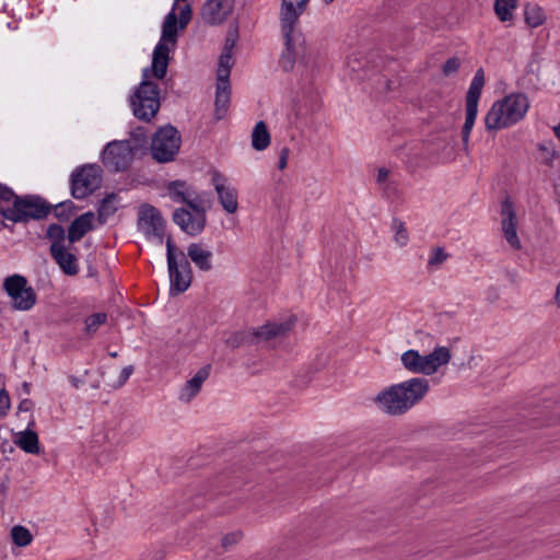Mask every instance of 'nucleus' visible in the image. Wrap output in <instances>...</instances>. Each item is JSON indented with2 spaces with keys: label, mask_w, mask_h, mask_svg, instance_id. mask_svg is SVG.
Here are the masks:
<instances>
[{
  "label": "nucleus",
  "mask_w": 560,
  "mask_h": 560,
  "mask_svg": "<svg viewBox=\"0 0 560 560\" xmlns=\"http://www.w3.org/2000/svg\"><path fill=\"white\" fill-rule=\"evenodd\" d=\"M190 210L177 209L173 213L174 222L185 233L196 236L200 234L206 225L207 215L202 202H198L197 206H189Z\"/></svg>",
  "instance_id": "ddd939ff"
},
{
  "label": "nucleus",
  "mask_w": 560,
  "mask_h": 560,
  "mask_svg": "<svg viewBox=\"0 0 560 560\" xmlns=\"http://www.w3.org/2000/svg\"><path fill=\"white\" fill-rule=\"evenodd\" d=\"M485 85V73L478 69L466 94V117L463 126V143L466 147L478 114V103Z\"/></svg>",
  "instance_id": "9b49d317"
},
{
  "label": "nucleus",
  "mask_w": 560,
  "mask_h": 560,
  "mask_svg": "<svg viewBox=\"0 0 560 560\" xmlns=\"http://www.w3.org/2000/svg\"><path fill=\"white\" fill-rule=\"evenodd\" d=\"M187 0H175L162 25V35L153 51V70L158 78H164L167 71L170 52L177 44L178 31H183L191 20L189 4L180 7Z\"/></svg>",
  "instance_id": "f03ea898"
},
{
  "label": "nucleus",
  "mask_w": 560,
  "mask_h": 560,
  "mask_svg": "<svg viewBox=\"0 0 560 560\" xmlns=\"http://www.w3.org/2000/svg\"><path fill=\"white\" fill-rule=\"evenodd\" d=\"M151 72L154 73L153 67L143 70V80L130 100L133 115L145 121L153 118L160 108L159 88L149 81Z\"/></svg>",
  "instance_id": "423d86ee"
},
{
  "label": "nucleus",
  "mask_w": 560,
  "mask_h": 560,
  "mask_svg": "<svg viewBox=\"0 0 560 560\" xmlns=\"http://www.w3.org/2000/svg\"><path fill=\"white\" fill-rule=\"evenodd\" d=\"M47 237L51 241V244L65 245L66 235L65 230L59 224H50L47 229Z\"/></svg>",
  "instance_id": "f704fd0d"
},
{
  "label": "nucleus",
  "mask_w": 560,
  "mask_h": 560,
  "mask_svg": "<svg viewBox=\"0 0 560 560\" xmlns=\"http://www.w3.org/2000/svg\"><path fill=\"white\" fill-rule=\"evenodd\" d=\"M392 230L394 232V242L399 247H405L409 242V233L402 221L394 219L392 222Z\"/></svg>",
  "instance_id": "2f4dec72"
},
{
  "label": "nucleus",
  "mask_w": 560,
  "mask_h": 560,
  "mask_svg": "<svg viewBox=\"0 0 560 560\" xmlns=\"http://www.w3.org/2000/svg\"><path fill=\"white\" fill-rule=\"evenodd\" d=\"M166 256L171 283L170 293L176 295L185 292L191 283V268L185 253L177 249L171 237L166 240Z\"/></svg>",
  "instance_id": "0eeeda50"
},
{
  "label": "nucleus",
  "mask_w": 560,
  "mask_h": 560,
  "mask_svg": "<svg viewBox=\"0 0 560 560\" xmlns=\"http://www.w3.org/2000/svg\"><path fill=\"white\" fill-rule=\"evenodd\" d=\"M230 103L229 80H218L215 93V115L221 119L228 109Z\"/></svg>",
  "instance_id": "a878e982"
},
{
  "label": "nucleus",
  "mask_w": 560,
  "mask_h": 560,
  "mask_svg": "<svg viewBox=\"0 0 560 560\" xmlns=\"http://www.w3.org/2000/svg\"><path fill=\"white\" fill-rule=\"evenodd\" d=\"M210 365L202 366L182 386L178 393V399L182 402H190L200 393L203 383L210 375Z\"/></svg>",
  "instance_id": "a211bd4d"
},
{
  "label": "nucleus",
  "mask_w": 560,
  "mask_h": 560,
  "mask_svg": "<svg viewBox=\"0 0 560 560\" xmlns=\"http://www.w3.org/2000/svg\"><path fill=\"white\" fill-rule=\"evenodd\" d=\"M14 443L25 453L39 454L38 435L32 430L18 432L14 436Z\"/></svg>",
  "instance_id": "393cba45"
},
{
  "label": "nucleus",
  "mask_w": 560,
  "mask_h": 560,
  "mask_svg": "<svg viewBox=\"0 0 560 560\" xmlns=\"http://www.w3.org/2000/svg\"><path fill=\"white\" fill-rule=\"evenodd\" d=\"M10 408L9 394L2 389L0 390V416H4Z\"/></svg>",
  "instance_id": "4c0bfd02"
},
{
  "label": "nucleus",
  "mask_w": 560,
  "mask_h": 560,
  "mask_svg": "<svg viewBox=\"0 0 560 560\" xmlns=\"http://www.w3.org/2000/svg\"><path fill=\"white\" fill-rule=\"evenodd\" d=\"M295 317L290 316L285 320L282 322H272L267 323L264 326H260L255 331V336L260 339L269 340L271 338L281 337L287 335L295 325Z\"/></svg>",
  "instance_id": "412c9836"
},
{
  "label": "nucleus",
  "mask_w": 560,
  "mask_h": 560,
  "mask_svg": "<svg viewBox=\"0 0 560 560\" xmlns=\"http://www.w3.org/2000/svg\"><path fill=\"white\" fill-rule=\"evenodd\" d=\"M187 256L202 271H209L212 268V252L201 243H191L187 247Z\"/></svg>",
  "instance_id": "4be33fe9"
},
{
  "label": "nucleus",
  "mask_w": 560,
  "mask_h": 560,
  "mask_svg": "<svg viewBox=\"0 0 560 560\" xmlns=\"http://www.w3.org/2000/svg\"><path fill=\"white\" fill-rule=\"evenodd\" d=\"M133 159L132 149L127 141H113L103 151V164L110 172L126 170Z\"/></svg>",
  "instance_id": "4468645a"
},
{
  "label": "nucleus",
  "mask_w": 560,
  "mask_h": 560,
  "mask_svg": "<svg viewBox=\"0 0 560 560\" xmlns=\"http://www.w3.org/2000/svg\"><path fill=\"white\" fill-rule=\"evenodd\" d=\"M524 19L526 24L532 28L542 25L546 21L544 10L539 5L532 3H527L525 5Z\"/></svg>",
  "instance_id": "c85d7f7f"
},
{
  "label": "nucleus",
  "mask_w": 560,
  "mask_h": 560,
  "mask_svg": "<svg viewBox=\"0 0 560 560\" xmlns=\"http://www.w3.org/2000/svg\"><path fill=\"white\" fill-rule=\"evenodd\" d=\"M231 68H232L231 48L225 47L219 58L218 80H229Z\"/></svg>",
  "instance_id": "7c9ffc66"
},
{
  "label": "nucleus",
  "mask_w": 560,
  "mask_h": 560,
  "mask_svg": "<svg viewBox=\"0 0 560 560\" xmlns=\"http://www.w3.org/2000/svg\"><path fill=\"white\" fill-rule=\"evenodd\" d=\"M30 387H31V385H30L28 383H26V382H25V383L23 384V388L25 389V392H26V393H28V392H30Z\"/></svg>",
  "instance_id": "a18cd8bd"
},
{
  "label": "nucleus",
  "mask_w": 560,
  "mask_h": 560,
  "mask_svg": "<svg viewBox=\"0 0 560 560\" xmlns=\"http://www.w3.org/2000/svg\"><path fill=\"white\" fill-rule=\"evenodd\" d=\"M452 360L451 349L444 346L435 347L432 352L421 354L418 350L409 349L401 353L400 362L409 373L430 376Z\"/></svg>",
  "instance_id": "39448f33"
},
{
  "label": "nucleus",
  "mask_w": 560,
  "mask_h": 560,
  "mask_svg": "<svg viewBox=\"0 0 560 560\" xmlns=\"http://www.w3.org/2000/svg\"><path fill=\"white\" fill-rule=\"evenodd\" d=\"M16 196L13 190L5 186H0V199L4 201L15 200Z\"/></svg>",
  "instance_id": "79ce46f5"
},
{
  "label": "nucleus",
  "mask_w": 560,
  "mask_h": 560,
  "mask_svg": "<svg viewBox=\"0 0 560 560\" xmlns=\"http://www.w3.org/2000/svg\"><path fill=\"white\" fill-rule=\"evenodd\" d=\"M211 180L222 208L228 213H235L238 209L236 188L218 171L212 172Z\"/></svg>",
  "instance_id": "2eb2a0df"
},
{
  "label": "nucleus",
  "mask_w": 560,
  "mask_h": 560,
  "mask_svg": "<svg viewBox=\"0 0 560 560\" xmlns=\"http://www.w3.org/2000/svg\"><path fill=\"white\" fill-rule=\"evenodd\" d=\"M167 191L170 197L176 202H183L189 206H197L201 200L198 196L190 190V188L180 180L172 182L167 185Z\"/></svg>",
  "instance_id": "5701e85b"
},
{
  "label": "nucleus",
  "mask_w": 560,
  "mask_h": 560,
  "mask_svg": "<svg viewBox=\"0 0 560 560\" xmlns=\"http://www.w3.org/2000/svg\"><path fill=\"white\" fill-rule=\"evenodd\" d=\"M460 61L458 58H450L443 66V73L450 75L458 70Z\"/></svg>",
  "instance_id": "e433bc0d"
},
{
  "label": "nucleus",
  "mask_w": 560,
  "mask_h": 560,
  "mask_svg": "<svg viewBox=\"0 0 560 560\" xmlns=\"http://www.w3.org/2000/svg\"><path fill=\"white\" fill-rule=\"evenodd\" d=\"M270 144V133L264 121H258L252 132V145L257 151L267 149Z\"/></svg>",
  "instance_id": "cd10ccee"
},
{
  "label": "nucleus",
  "mask_w": 560,
  "mask_h": 560,
  "mask_svg": "<svg viewBox=\"0 0 560 560\" xmlns=\"http://www.w3.org/2000/svg\"><path fill=\"white\" fill-rule=\"evenodd\" d=\"M326 3H330L332 2L334 0H324Z\"/></svg>",
  "instance_id": "de8ad7c7"
},
{
  "label": "nucleus",
  "mask_w": 560,
  "mask_h": 560,
  "mask_svg": "<svg viewBox=\"0 0 560 560\" xmlns=\"http://www.w3.org/2000/svg\"><path fill=\"white\" fill-rule=\"evenodd\" d=\"M50 254L60 269L69 276H74L79 272L77 257L71 253L70 248L66 245H50Z\"/></svg>",
  "instance_id": "6ab92c4d"
},
{
  "label": "nucleus",
  "mask_w": 560,
  "mask_h": 560,
  "mask_svg": "<svg viewBox=\"0 0 560 560\" xmlns=\"http://www.w3.org/2000/svg\"><path fill=\"white\" fill-rule=\"evenodd\" d=\"M235 0H207L201 9V18L209 25L224 22L232 13Z\"/></svg>",
  "instance_id": "dca6fc26"
},
{
  "label": "nucleus",
  "mask_w": 560,
  "mask_h": 560,
  "mask_svg": "<svg viewBox=\"0 0 560 560\" xmlns=\"http://www.w3.org/2000/svg\"><path fill=\"white\" fill-rule=\"evenodd\" d=\"M107 315L105 313H95L85 319V331L88 334L95 332L98 327L105 324Z\"/></svg>",
  "instance_id": "c9c22d12"
},
{
  "label": "nucleus",
  "mask_w": 560,
  "mask_h": 560,
  "mask_svg": "<svg viewBox=\"0 0 560 560\" xmlns=\"http://www.w3.org/2000/svg\"><path fill=\"white\" fill-rule=\"evenodd\" d=\"M3 289L11 299L14 310L28 311L36 303L34 289L27 284L26 278L21 275L7 277L3 281Z\"/></svg>",
  "instance_id": "9d476101"
},
{
  "label": "nucleus",
  "mask_w": 560,
  "mask_h": 560,
  "mask_svg": "<svg viewBox=\"0 0 560 560\" xmlns=\"http://www.w3.org/2000/svg\"><path fill=\"white\" fill-rule=\"evenodd\" d=\"M502 231L508 243L514 248H521V242L516 233V218L513 207L508 201L502 206Z\"/></svg>",
  "instance_id": "aec40b11"
},
{
  "label": "nucleus",
  "mask_w": 560,
  "mask_h": 560,
  "mask_svg": "<svg viewBox=\"0 0 560 560\" xmlns=\"http://www.w3.org/2000/svg\"><path fill=\"white\" fill-rule=\"evenodd\" d=\"M430 390L424 377H411L381 390L374 398L378 410L388 416H402L420 404Z\"/></svg>",
  "instance_id": "f257e3e1"
},
{
  "label": "nucleus",
  "mask_w": 560,
  "mask_h": 560,
  "mask_svg": "<svg viewBox=\"0 0 560 560\" xmlns=\"http://www.w3.org/2000/svg\"><path fill=\"white\" fill-rule=\"evenodd\" d=\"M517 5L518 0H494L493 10L500 22L512 24Z\"/></svg>",
  "instance_id": "bb28decb"
},
{
  "label": "nucleus",
  "mask_w": 560,
  "mask_h": 560,
  "mask_svg": "<svg viewBox=\"0 0 560 560\" xmlns=\"http://www.w3.org/2000/svg\"><path fill=\"white\" fill-rule=\"evenodd\" d=\"M101 180L102 175L98 166H82L71 176V194L75 199H83L98 188Z\"/></svg>",
  "instance_id": "f8f14e48"
},
{
  "label": "nucleus",
  "mask_w": 560,
  "mask_h": 560,
  "mask_svg": "<svg viewBox=\"0 0 560 560\" xmlns=\"http://www.w3.org/2000/svg\"><path fill=\"white\" fill-rule=\"evenodd\" d=\"M13 544L18 547H26L33 541V535L28 528L22 525H15L10 532Z\"/></svg>",
  "instance_id": "c756f323"
},
{
  "label": "nucleus",
  "mask_w": 560,
  "mask_h": 560,
  "mask_svg": "<svg viewBox=\"0 0 560 560\" xmlns=\"http://www.w3.org/2000/svg\"><path fill=\"white\" fill-rule=\"evenodd\" d=\"M290 150L288 148H282L279 154L278 168L284 170L288 165Z\"/></svg>",
  "instance_id": "a19ab883"
},
{
  "label": "nucleus",
  "mask_w": 560,
  "mask_h": 560,
  "mask_svg": "<svg viewBox=\"0 0 560 560\" xmlns=\"http://www.w3.org/2000/svg\"><path fill=\"white\" fill-rule=\"evenodd\" d=\"M132 372H133L132 365L125 366L119 374L118 386H122L128 381V378L130 377Z\"/></svg>",
  "instance_id": "ea45409f"
},
{
  "label": "nucleus",
  "mask_w": 560,
  "mask_h": 560,
  "mask_svg": "<svg viewBox=\"0 0 560 560\" xmlns=\"http://www.w3.org/2000/svg\"><path fill=\"white\" fill-rule=\"evenodd\" d=\"M448 254L442 247L432 248L427 268L429 271H435L446 261Z\"/></svg>",
  "instance_id": "473e14b6"
},
{
  "label": "nucleus",
  "mask_w": 560,
  "mask_h": 560,
  "mask_svg": "<svg viewBox=\"0 0 560 560\" xmlns=\"http://www.w3.org/2000/svg\"><path fill=\"white\" fill-rule=\"evenodd\" d=\"M117 196L112 194L105 197L98 208V217L103 220L114 214L117 210Z\"/></svg>",
  "instance_id": "72a5a7b5"
},
{
  "label": "nucleus",
  "mask_w": 560,
  "mask_h": 560,
  "mask_svg": "<svg viewBox=\"0 0 560 560\" xmlns=\"http://www.w3.org/2000/svg\"><path fill=\"white\" fill-rule=\"evenodd\" d=\"M388 170L385 168V167H382L378 170L377 172V183L382 184V183H385L388 178Z\"/></svg>",
  "instance_id": "37998d69"
},
{
  "label": "nucleus",
  "mask_w": 560,
  "mask_h": 560,
  "mask_svg": "<svg viewBox=\"0 0 560 560\" xmlns=\"http://www.w3.org/2000/svg\"><path fill=\"white\" fill-rule=\"evenodd\" d=\"M308 0H282L280 9V27L284 38L285 50L280 62L284 70L292 68L295 56L303 45L299 19L305 11Z\"/></svg>",
  "instance_id": "7ed1b4c3"
},
{
  "label": "nucleus",
  "mask_w": 560,
  "mask_h": 560,
  "mask_svg": "<svg viewBox=\"0 0 560 560\" xmlns=\"http://www.w3.org/2000/svg\"><path fill=\"white\" fill-rule=\"evenodd\" d=\"M94 213L86 212L78 217L69 226L68 240L70 244L80 241L93 228Z\"/></svg>",
  "instance_id": "b1692460"
},
{
  "label": "nucleus",
  "mask_w": 560,
  "mask_h": 560,
  "mask_svg": "<svg viewBox=\"0 0 560 560\" xmlns=\"http://www.w3.org/2000/svg\"><path fill=\"white\" fill-rule=\"evenodd\" d=\"M242 538V534L241 533H231V534H228L223 537L222 539V545L224 547H228V546H232L234 544H237Z\"/></svg>",
  "instance_id": "58836bf2"
},
{
  "label": "nucleus",
  "mask_w": 560,
  "mask_h": 560,
  "mask_svg": "<svg viewBox=\"0 0 560 560\" xmlns=\"http://www.w3.org/2000/svg\"><path fill=\"white\" fill-rule=\"evenodd\" d=\"M182 143L179 132L173 126L160 128L151 143V152L154 160L161 163L172 161L178 153Z\"/></svg>",
  "instance_id": "1a4fd4ad"
},
{
  "label": "nucleus",
  "mask_w": 560,
  "mask_h": 560,
  "mask_svg": "<svg viewBox=\"0 0 560 560\" xmlns=\"http://www.w3.org/2000/svg\"><path fill=\"white\" fill-rule=\"evenodd\" d=\"M529 109L528 97L523 93H511L495 101L485 117L487 131L510 128L524 119Z\"/></svg>",
  "instance_id": "20e7f679"
},
{
  "label": "nucleus",
  "mask_w": 560,
  "mask_h": 560,
  "mask_svg": "<svg viewBox=\"0 0 560 560\" xmlns=\"http://www.w3.org/2000/svg\"><path fill=\"white\" fill-rule=\"evenodd\" d=\"M139 229L148 236H158L163 231V219L152 206L144 205L139 210Z\"/></svg>",
  "instance_id": "f3484780"
},
{
  "label": "nucleus",
  "mask_w": 560,
  "mask_h": 560,
  "mask_svg": "<svg viewBox=\"0 0 560 560\" xmlns=\"http://www.w3.org/2000/svg\"><path fill=\"white\" fill-rule=\"evenodd\" d=\"M109 355H110L112 358H116V357H117V352H109Z\"/></svg>",
  "instance_id": "49530a36"
},
{
  "label": "nucleus",
  "mask_w": 560,
  "mask_h": 560,
  "mask_svg": "<svg viewBox=\"0 0 560 560\" xmlns=\"http://www.w3.org/2000/svg\"><path fill=\"white\" fill-rule=\"evenodd\" d=\"M50 211L49 206L39 197H16L12 207L2 210L4 219L12 222H23L30 219H43Z\"/></svg>",
  "instance_id": "6e6552de"
},
{
  "label": "nucleus",
  "mask_w": 560,
  "mask_h": 560,
  "mask_svg": "<svg viewBox=\"0 0 560 560\" xmlns=\"http://www.w3.org/2000/svg\"><path fill=\"white\" fill-rule=\"evenodd\" d=\"M33 408V402L30 399H24L19 405L20 411H30Z\"/></svg>",
  "instance_id": "c03bdc74"
}]
</instances>
